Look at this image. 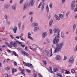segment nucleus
I'll return each mask as SVG.
<instances>
[{
  "label": "nucleus",
  "instance_id": "nucleus-1",
  "mask_svg": "<svg viewBox=\"0 0 77 77\" xmlns=\"http://www.w3.org/2000/svg\"><path fill=\"white\" fill-rule=\"evenodd\" d=\"M59 39L57 38V37L56 36L54 39L53 40L54 44L57 43L56 47L55 48V50L54 51V53H58L59 51H60L62 48V47L64 46V44H63V42L60 43V44L59 43H57L59 42Z\"/></svg>",
  "mask_w": 77,
  "mask_h": 77
},
{
  "label": "nucleus",
  "instance_id": "nucleus-2",
  "mask_svg": "<svg viewBox=\"0 0 77 77\" xmlns=\"http://www.w3.org/2000/svg\"><path fill=\"white\" fill-rule=\"evenodd\" d=\"M68 61L69 63H71V64L74 63V56L71 55L70 56Z\"/></svg>",
  "mask_w": 77,
  "mask_h": 77
},
{
  "label": "nucleus",
  "instance_id": "nucleus-3",
  "mask_svg": "<svg viewBox=\"0 0 77 77\" xmlns=\"http://www.w3.org/2000/svg\"><path fill=\"white\" fill-rule=\"evenodd\" d=\"M75 0H74V1H73L72 2L71 5V8L72 11V10L74 9V8L75 7V4L74 3Z\"/></svg>",
  "mask_w": 77,
  "mask_h": 77
},
{
  "label": "nucleus",
  "instance_id": "nucleus-4",
  "mask_svg": "<svg viewBox=\"0 0 77 77\" xmlns=\"http://www.w3.org/2000/svg\"><path fill=\"white\" fill-rule=\"evenodd\" d=\"M23 62L24 65H25L26 66H28V67H29V66H33V65H32V64L28 63H26L24 62L23 61Z\"/></svg>",
  "mask_w": 77,
  "mask_h": 77
},
{
  "label": "nucleus",
  "instance_id": "nucleus-5",
  "mask_svg": "<svg viewBox=\"0 0 77 77\" xmlns=\"http://www.w3.org/2000/svg\"><path fill=\"white\" fill-rule=\"evenodd\" d=\"M10 44H12V45H13L14 47H17V43L15 41H14V42L11 41Z\"/></svg>",
  "mask_w": 77,
  "mask_h": 77
},
{
  "label": "nucleus",
  "instance_id": "nucleus-6",
  "mask_svg": "<svg viewBox=\"0 0 77 77\" xmlns=\"http://www.w3.org/2000/svg\"><path fill=\"white\" fill-rule=\"evenodd\" d=\"M53 31L54 33H57L60 32V29L58 28H54L53 29Z\"/></svg>",
  "mask_w": 77,
  "mask_h": 77
},
{
  "label": "nucleus",
  "instance_id": "nucleus-7",
  "mask_svg": "<svg viewBox=\"0 0 77 77\" xmlns=\"http://www.w3.org/2000/svg\"><path fill=\"white\" fill-rule=\"evenodd\" d=\"M38 26V23H36V22H34L33 23L31 24V26L32 27H37Z\"/></svg>",
  "mask_w": 77,
  "mask_h": 77
},
{
  "label": "nucleus",
  "instance_id": "nucleus-8",
  "mask_svg": "<svg viewBox=\"0 0 77 77\" xmlns=\"http://www.w3.org/2000/svg\"><path fill=\"white\" fill-rule=\"evenodd\" d=\"M21 53L23 56H25V55L26 56H29L28 53H27L24 51H21Z\"/></svg>",
  "mask_w": 77,
  "mask_h": 77
},
{
  "label": "nucleus",
  "instance_id": "nucleus-9",
  "mask_svg": "<svg viewBox=\"0 0 77 77\" xmlns=\"http://www.w3.org/2000/svg\"><path fill=\"white\" fill-rule=\"evenodd\" d=\"M30 36H31V33L30 32H29L28 33V38L30 39L31 40H33V38L32 37Z\"/></svg>",
  "mask_w": 77,
  "mask_h": 77
},
{
  "label": "nucleus",
  "instance_id": "nucleus-10",
  "mask_svg": "<svg viewBox=\"0 0 77 77\" xmlns=\"http://www.w3.org/2000/svg\"><path fill=\"white\" fill-rule=\"evenodd\" d=\"M47 35V32H45L42 34V37L43 38H45V36Z\"/></svg>",
  "mask_w": 77,
  "mask_h": 77
},
{
  "label": "nucleus",
  "instance_id": "nucleus-11",
  "mask_svg": "<svg viewBox=\"0 0 77 77\" xmlns=\"http://www.w3.org/2000/svg\"><path fill=\"white\" fill-rule=\"evenodd\" d=\"M53 56V53H52V49H51V53H48L47 54L48 57H51Z\"/></svg>",
  "mask_w": 77,
  "mask_h": 77
},
{
  "label": "nucleus",
  "instance_id": "nucleus-12",
  "mask_svg": "<svg viewBox=\"0 0 77 77\" xmlns=\"http://www.w3.org/2000/svg\"><path fill=\"white\" fill-rule=\"evenodd\" d=\"M44 6H45V3H43L42 5L41 8V12H42L44 11Z\"/></svg>",
  "mask_w": 77,
  "mask_h": 77
},
{
  "label": "nucleus",
  "instance_id": "nucleus-13",
  "mask_svg": "<svg viewBox=\"0 0 77 77\" xmlns=\"http://www.w3.org/2000/svg\"><path fill=\"white\" fill-rule=\"evenodd\" d=\"M39 30V27L38 26H35L34 27L33 30L34 32H36L37 31H38Z\"/></svg>",
  "mask_w": 77,
  "mask_h": 77
},
{
  "label": "nucleus",
  "instance_id": "nucleus-14",
  "mask_svg": "<svg viewBox=\"0 0 77 77\" xmlns=\"http://www.w3.org/2000/svg\"><path fill=\"white\" fill-rule=\"evenodd\" d=\"M34 3H35V0H31L29 2V5L31 6H33Z\"/></svg>",
  "mask_w": 77,
  "mask_h": 77
},
{
  "label": "nucleus",
  "instance_id": "nucleus-15",
  "mask_svg": "<svg viewBox=\"0 0 77 77\" xmlns=\"http://www.w3.org/2000/svg\"><path fill=\"white\" fill-rule=\"evenodd\" d=\"M17 30H18V28H17V27L16 26H14V28L13 29V30L15 33H17Z\"/></svg>",
  "mask_w": 77,
  "mask_h": 77
},
{
  "label": "nucleus",
  "instance_id": "nucleus-16",
  "mask_svg": "<svg viewBox=\"0 0 77 77\" xmlns=\"http://www.w3.org/2000/svg\"><path fill=\"white\" fill-rule=\"evenodd\" d=\"M46 11L47 12H49L50 11L48 5H47L46 7Z\"/></svg>",
  "mask_w": 77,
  "mask_h": 77
},
{
  "label": "nucleus",
  "instance_id": "nucleus-17",
  "mask_svg": "<svg viewBox=\"0 0 77 77\" xmlns=\"http://www.w3.org/2000/svg\"><path fill=\"white\" fill-rule=\"evenodd\" d=\"M55 59L56 60H60V55H57Z\"/></svg>",
  "mask_w": 77,
  "mask_h": 77
},
{
  "label": "nucleus",
  "instance_id": "nucleus-18",
  "mask_svg": "<svg viewBox=\"0 0 77 77\" xmlns=\"http://www.w3.org/2000/svg\"><path fill=\"white\" fill-rule=\"evenodd\" d=\"M60 35L61 37L62 38H63L65 37V34H64V33H63V32H61Z\"/></svg>",
  "mask_w": 77,
  "mask_h": 77
},
{
  "label": "nucleus",
  "instance_id": "nucleus-19",
  "mask_svg": "<svg viewBox=\"0 0 77 77\" xmlns=\"http://www.w3.org/2000/svg\"><path fill=\"white\" fill-rule=\"evenodd\" d=\"M53 23V20H50L49 23V27H50L52 25V24Z\"/></svg>",
  "mask_w": 77,
  "mask_h": 77
},
{
  "label": "nucleus",
  "instance_id": "nucleus-20",
  "mask_svg": "<svg viewBox=\"0 0 77 77\" xmlns=\"http://www.w3.org/2000/svg\"><path fill=\"white\" fill-rule=\"evenodd\" d=\"M27 6H28V5L27 3H26L25 4L24 7L23 8V10H25V9H26V8L27 7Z\"/></svg>",
  "mask_w": 77,
  "mask_h": 77
},
{
  "label": "nucleus",
  "instance_id": "nucleus-21",
  "mask_svg": "<svg viewBox=\"0 0 77 77\" xmlns=\"http://www.w3.org/2000/svg\"><path fill=\"white\" fill-rule=\"evenodd\" d=\"M21 23H19L17 25V27H18L19 29H20L21 28Z\"/></svg>",
  "mask_w": 77,
  "mask_h": 77
},
{
  "label": "nucleus",
  "instance_id": "nucleus-22",
  "mask_svg": "<svg viewBox=\"0 0 77 77\" xmlns=\"http://www.w3.org/2000/svg\"><path fill=\"white\" fill-rule=\"evenodd\" d=\"M16 8H17V6L15 5H13L12 6V9L14 11H15L16 9Z\"/></svg>",
  "mask_w": 77,
  "mask_h": 77
},
{
  "label": "nucleus",
  "instance_id": "nucleus-23",
  "mask_svg": "<svg viewBox=\"0 0 77 77\" xmlns=\"http://www.w3.org/2000/svg\"><path fill=\"white\" fill-rule=\"evenodd\" d=\"M12 53H13V54H14V55L15 56H17V57H18V55L17 54L16 52L14 51H12Z\"/></svg>",
  "mask_w": 77,
  "mask_h": 77
},
{
  "label": "nucleus",
  "instance_id": "nucleus-24",
  "mask_svg": "<svg viewBox=\"0 0 77 77\" xmlns=\"http://www.w3.org/2000/svg\"><path fill=\"white\" fill-rule=\"evenodd\" d=\"M57 36L58 38H60V32L57 33Z\"/></svg>",
  "mask_w": 77,
  "mask_h": 77
},
{
  "label": "nucleus",
  "instance_id": "nucleus-25",
  "mask_svg": "<svg viewBox=\"0 0 77 77\" xmlns=\"http://www.w3.org/2000/svg\"><path fill=\"white\" fill-rule=\"evenodd\" d=\"M12 44H11V42L10 43V44L9 43L8 45V47H9V48H11V47H12Z\"/></svg>",
  "mask_w": 77,
  "mask_h": 77
},
{
  "label": "nucleus",
  "instance_id": "nucleus-26",
  "mask_svg": "<svg viewBox=\"0 0 77 77\" xmlns=\"http://www.w3.org/2000/svg\"><path fill=\"white\" fill-rule=\"evenodd\" d=\"M59 17L60 18H61L62 19H63V15L61 14H60L59 15Z\"/></svg>",
  "mask_w": 77,
  "mask_h": 77
},
{
  "label": "nucleus",
  "instance_id": "nucleus-27",
  "mask_svg": "<svg viewBox=\"0 0 77 77\" xmlns=\"http://www.w3.org/2000/svg\"><path fill=\"white\" fill-rule=\"evenodd\" d=\"M77 45H76L74 49V52H77Z\"/></svg>",
  "mask_w": 77,
  "mask_h": 77
},
{
  "label": "nucleus",
  "instance_id": "nucleus-28",
  "mask_svg": "<svg viewBox=\"0 0 77 77\" xmlns=\"http://www.w3.org/2000/svg\"><path fill=\"white\" fill-rule=\"evenodd\" d=\"M42 6V2H41L38 6V9H40L41 8V6Z\"/></svg>",
  "mask_w": 77,
  "mask_h": 77
},
{
  "label": "nucleus",
  "instance_id": "nucleus-29",
  "mask_svg": "<svg viewBox=\"0 0 77 77\" xmlns=\"http://www.w3.org/2000/svg\"><path fill=\"white\" fill-rule=\"evenodd\" d=\"M54 72H56L57 71H59V69L57 68H54Z\"/></svg>",
  "mask_w": 77,
  "mask_h": 77
},
{
  "label": "nucleus",
  "instance_id": "nucleus-30",
  "mask_svg": "<svg viewBox=\"0 0 77 77\" xmlns=\"http://www.w3.org/2000/svg\"><path fill=\"white\" fill-rule=\"evenodd\" d=\"M4 8H5V9L8 8V5L7 4H5L4 5Z\"/></svg>",
  "mask_w": 77,
  "mask_h": 77
},
{
  "label": "nucleus",
  "instance_id": "nucleus-31",
  "mask_svg": "<svg viewBox=\"0 0 77 77\" xmlns=\"http://www.w3.org/2000/svg\"><path fill=\"white\" fill-rule=\"evenodd\" d=\"M73 27L74 30H75V28H76V27H77V25H76V24H74L73 25Z\"/></svg>",
  "mask_w": 77,
  "mask_h": 77
},
{
  "label": "nucleus",
  "instance_id": "nucleus-32",
  "mask_svg": "<svg viewBox=\"0 0 77 77\" xmlns=\"http://www.w3.org/2000/svg\"><path fill=\"white\" fill-rule=\"evenodd\" d=\"M58 77H63V76H62V75L60 73H58L57 74Z\"/></svg>",
  "mask_w": 77,
  "mask_h": 77
},
{
  "label": "nucleus",
  "instance_id": "nucleus-33",
  "mask_svg": "<svg viewBox=\"0 0 77 77\" xmlns=\"http://www.w3.org/2000/svg\"><path fill=\"white\" fill-rule=\"evenodd\" d=\"M33 11H31L29 13V15H33Z\"/></svg>",
  "mask_w": 77,
  "mask_h": 77
},
{
  "label": "nucleus",
  "instance_id": "nucleus-34",
  "mask_svg": "<svg viewBox=\"0 0 77 77\" xmlns=\"http://www.w3.org/2000/svg\"><path fill=\"white\" fill-rule=\"evenodd\" d=\"M4 17L5 19H6V20H8L9 19V17L6 15H5Z\"/></svg>",
  "mask_w": 77,
  "mask_h": 77
},
{
  "label": "nucleus",
  "instance_id": "nucleus-35",
  "mask_svg": "<svg viewBox=\"0 0 77 77\" xmlns=\"http://www.w3.org/2000/svg\"><path fill=\"white\" fill-rule=\"evenodd\" d=\"M5 69L6 71H9V67H6Z\"/></svg>",
  "mask_w": 77,
  "mask_h": 77
},
{
  "label": "nucleus",
  "instance_id": "nucleus-36",
  "mask_svg": "<svg viewBox=\"0 0 77 77\" xmlns=\"http://www.w3.org/2000/svg\"><path fill=\"white\" fill-rule=\"evenodd\" d=\"M49 32L50 34H52L53 33V31L51 29H49Z\"/></svg>",
  "mask_w": 77,
  "mask_h": 77
},
{
  "label": "nucleus",
  "instance_id": "nucleus-37",
  "mask_svg": "<svg viewBox=\"0 0 77 77\" xmlns=\"http://www.w3.org/2000/svg\"><path fill=\"white\" fill-rule=\"evenodd\" d=\"M26 71L28 73H30V72H31V71L29 69H26Z\"/></svg>",
  "mask_w": 77,
  "mask_h": 77
},
{
  "label": "nucleus",
  "instance_id": "nucleus-38",
  "mask_svg": "<svg viewBox=\"0 0 77 77\" xmlns=\"http://www.w3.org/2000/svg\"><path fill=\"white\" fill-rule=\"evenodd\" d=\"M21 29L22 30H24V25H23L22 26H21Z\"/></svg>",
  "mask_w": 77,
  "mask_h": 77
},
{
  "label": "nucleus",
  "instance_id": "nucleus-39",
  "mask_svg": "<svg viewBox=\"0 0 77 77\" xmlns=\"http://www.w3.org/2000/svg\"><path fill=\"white\" fill-rule=\"evenodd\" d=\"M55 19L56 20H60V17L57 16V17L55 18Z\"/></svg>",
  "mask_w": 77,
  "mask_h": 77
},
{
  "label": "nucleus",
  "instance_id": "nucleus-40",
  "mask_svg": "<svg viewBox=\"0 0 77 77\" xmlns=\"http://www.w3.org/2000/svg\"><path fill=\"white\" fill-rule=\"evenodd\" d=\"M67 59V57L66 56H64V59H63V60H65Z\"/></svg>",
  "mask_w": 77,
  "mask_h": 77
},
{
  "label": "nucleus",
  "instance_id": "nucleus-41",
  "mask_svg": "<svg viewBox=\"0 0 77 77\" xmlns=\"http://www.w3.org/2000/svg\"><path fill=\"white\" fill-rule=\"evenodd\" d=\"M16 42H17V44H22V43H23V42H20L17 40H16Z\"/></svg>",
  "mask_w": 77,
  "mask_h": 77
},
{
  "label": "nucleus",
  "instance_id": "nucleus-42",
  "mask_svg": "<svg viewBox=\"0 0 77 77\" xmlns=\"http://www.w3.org/2000/svg\"><path fill=\"white\" fill-rule=\"evenodd\" d=\"M5 77H9V75H8V74L7 73L5 74Z\"/></svg>",
  "mask_w": 77,
  "mask_h": 77
},
{
  "label": "nucleus",
  "instance_id": "nucleus-43",
  "mask_svg": "<svg viewBox=\"0 0 77 77\" xmlns=\"http://www.w3.org/2000/svg\"><path fill=\"white\" fill-rule=\"evenodd\" d=\"M69 12H67L66 13V17H67L68 18V15H69Z\"/></svg>",
  "mask_w": 77,
  "mask_h": 77
},
{
  "label": "nucleus",
  "instance_id": "nucleus-44",
  "mask_svg": "<svg viewBox=\"0 0 77 77\" xmlns=\"http://www.w3.org/2000/svg\"><path fill=\"white\" fill-rule=\"evenodd\" d=\"M65 74H69V72L67 70H66V71L65 72Z\"/></svg>",
  "mask_w": 77,
  "mask_h": 77
},
{
  "label": "nucleus",
  "instance_id": "nucleus-45",
  "mask_svg": "<svg viewBox=\"0 0 77 77\" xmlns=\"http://www.w3.org/2000/svg\"><path fill=\"white\" fill-rule=\"evenodd\" d=\"M7 23L8 24V25H9L10 24H11V22L9 21H7Z\"/></svg>",
  "mask_w": 77,
  "mask_h": 77
},
{
  "label": "nucleus",
  "instance_id": "nucleus-46",
  "mask_svg": "<svg viewBox=\"0 0 77 77\" xmlns=\"http://www.w3.org/2000/svg\"><path fill=\"white\" fill-rule=\"evenodd\" d=\"M30 21V22H33V17H31Z\"/></svg>",
  "mask_w": 77,
  "mask_h": 77
},
{
  "label": "nucleus",
  "instance_id": "nucleus-47",
  "mask_svg": "<svg viewBox=\"0 0 77 77\" xmlns=\"http://www.w3.org/2000/svg\"><path fill=\"white\" fill-rule=\"evenodd\" d=\"M2 48H6L7 47V45H3L2 46Z\"/></svg>",
  "mask_w": 77,
  "mask_h": 77
},
{
  "label": "nucleus",
  "instance_id": "nucleus-48",
  "mask_svg": "<svg viewBox=\"0 0 77 77\" xmlns=\"http://www.w3.org/2000/svg\"><path fill=\"white\" fill-rule=\"evenodd\" d=\"M14 65H15V66H17V62L15 61L14 62Z\"/></svg>",
  "mask_w": 77,
  "mask_h": 77
},
{
  "label": "nucleus",
  "instance_id": "nucleus-49",
  "mask_svg": "<svg viewBox=\"0 0 77 77\" xmlns=\"http://www.w3.org/2000/svg\"><path fill=\"white\" fill-rule=\"evenodd\" d=\"M65 70L63 69L61 71V72H62V73H65Z\"/></svg>",
  "mask_w": 77,
  "mask_h": 77
},
{
  "label": "nucleus",
  "instance_id": "nucleus-50",
  "mask_svg": "<svg viewBox=\"0 0 77 77\" xmlns=\"http://www.w3.org/2000/svg\"><path fill=\"white\" fill-rule=\"evenodd\" d=\"M52 3H51L49 5L50 8H52L53 7V6H52Z\"/></svg>",
  "mask_w": 77,
  "mask_h": 77
},
{
  "label": "nucleus",
  "instance_id": "nucleus-51",
  "mask_svg": "<svg viewBox=\"0 0 77 77\" xmlns=\"http://www.w3.org/2000/svg\"><path fill=\"white\" fill-rule=\"evenodd\" d=\"M43 62L44 63V64L45 65H47V63L46 61H45L43 60Z\"/></svg>",
  "mask_w": 77,
  "mask_h": 77
},
{
  "label": "nucleus",
  "instance_id": "nucleus-52",
  "mask_svg": "<svg viewBox=\"0 0 77 77\" xmlns=\"http://www.w3.org/2000/svg\"><path fill=\"white\" fill-rule=\"evenodd\" d=\"M24 1V0H20V4H21V3H22Z\"/></svg>",
  "mask_w": 77,
  "mask_h": 77
},
{
  "label": "nucleus",
  "instance_id": "nucleus-53",
  "mask_svg": "<svg viewBox=\"0 0 77 77\" xmlns=\"http://www.w3.org/2000/svg\"><path fill=\"white\" fill-rule=\"evenodd\" d=\"M65 2V0H62V3H64Z\"/></svg>",
  "mask_w": 77,
  "mask_h": 77
},
{
  "label": "nucleus",
  "instance_id": "nucleus-54",
  "mask_svg": "<svg viewBox=\"0 0 77 77\" xmlns=\"http://www.w3.org/2000/svg\"><path fill=\"white\" fill-rule=\"evenodd\" d=\"M71 72L73 74V73H74L75 72V70H74V69L72 70Z\"/></svg>",
  "mask_w": 77,
  "mask_h": 77
},
{
  "label": "nucleus",
  "instance_id": "nucleus-55",
  "mask_svg": "<svg viewBox=\"0 0 77 77\" xmlns=\"http://www.w3.org/2000/svg\"><path fill=\"white\" fill-rule=\"evenodd\" d=\"M14 69L13 68L12 69V72L13 74H14Z\"/></svg>",
  "mask_w": 77,
  "mask_h": 77
},
{
  "label": "nucleus",
  "instance_id": "nucleus-56",
  "mask_svg": "<svg viewBox=\"0 0 77 77\" xmlns=\"http://www.w3.org/2000/svg\"><path fill=\"white\" fill-rule=\"evenodd\" d=\"M21 47H26V46L25 45H23L22 44H21Z\"/></svg>",
  "mask_w": 77,
  "mask_h": 77
},
{
  "label": "nucleus",
  "instance_id": "nucleus-57",
  "mask_svg": "<svg viewBox=\"0 0 77 77\" xmlns=\"http://www.w3.org/2000/svg\"><path fill=\"white\" fill-rule=\"evenodd\" d=\"M24 69H23L21 70V73H22V72H24Z\"/></svg>",
  "mask_w": 77,
  "mask_h": 77
},
{
  "label": "nucleus",
  "instance_id": "nucleus-58",
  "mask_svg": "<svg viewBox=\"0 0 77 77\" xmlns=\"http://www.w3.org/2000/svg\"><path fill=\"white\" fill-rule=\"evenodd\" d=\"M74 12H76L77 11V8H75L74 10Z\"/></svg>",
  "mask_w": 77,
  "mask_h": 77
},
{
  "label": "nucleus",
  "instance_id": "nucleus-59",
  "mask_svg": "<svg viewBox=\"0 0 77 77\" xmlns=\"http://www.w3.org/2000/svg\"><path fill=\"white\" fill-rule=\"evenodd\" d=\"M47 42L48 43H49V44H50V42H51V41L50 40H48L47 41Z\"/></svg>",
  "mask_w": 77,
  "mask_h": 77
},
{
  "label": "nucleus",
  "instance_id": "nucleus-60",
  "mask_svg": "<svg viewBox=\"0 0 77 77\" xmlns=\"http://www.w3.org/2000/svg\"><path fill=\"white\" fill-rule=\"evenodd\" d=\"M5 29V26H3L2 28V29L3 30H4Z\"/></svg>",
  "mask_w": 77,
  "mask_h": 77
},
{
  "label": "nucleus",
  "instance_id": "nucleus-61",
  "mask_svg": "<svg viewBox=\"0 0 77 77\" xmlns=\"http://www.w3.org/2000/svg\"><path fill=\"white\" fill-rule=\"evenodd\" d=\"M10 37H11V38H12V39H14V37H13L12 35H10Z\"/></svg>",
  "mask_w": 77,
  "mask_h": 77
},
{
  "label": "nucleus",
  "instance_id": "nucleus-62",
  "mask_svg": "<svg viewBox=\"0 0 77 77\" xmlns=\"http://www.w3.org/2000/svg\"><path fill=\"white\" fill-rule=\"evenodd\" d=\"M75 19H77V14H76L75 16Z\"/></svg>",
  "mask_w": 77,
  "mask_h": 77
},
{
  "label": "nucleus",
  "instance_id": "nucleus-63",
  "mask_svg": "<svg viewBox=\"0 0 77 77\" xmlns=\"http://www.w3.org/2000/svg\"><path fill=\"white\" fill-rule=\"evenodd\" d=\"M25 49L26 50V51H28L27 50V46H26L25 47Z\"/></svg>",
  "mask_w": 77,
  "mask_h": 77
},
{
  "label": "nucleus",
  "instance_id": "nucleus-64",
  "mask_svg": "<svg viewBox=\"0 0 77 77\" xmlns=\"http://www.w3.org/2000/svg\"><path fill=\"white\" fill-rule=\"evenodd\" d=\"M54 17H55V18H57V17H58V16H57V15L55 14L54 15Z\"/></svg>",
  "mask_w": 77,
  "mask_h": 77
}]
</instances>
